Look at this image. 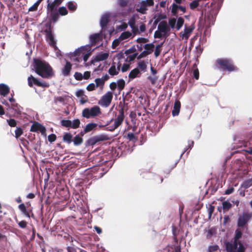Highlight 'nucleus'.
Instances as JSON below:
<instances>
[{
    "label": "nucleus",
    "mask_w": 252,
    "mask_h": 252,
    "mask_svg": "<svg viewBox=\"0 0 252 252\" xmlns=\"http://www.w3.org/2000/svg\"><path fill=\"white\" fill-rule=\"evenodd\" d=\"M112 99L113 93L112 92L108 91L101 97L98 104L101 106L108 107L111 103Z\"/></svg>",
    "instance_id": "nucleus-8"
},
{
    "label": "nucleus",
    "mask_w": 252,
    "mask_h": 252,
    "mask_svg": "<svg viewBox=\"0 0 252 252\" xmlns=\"http://www.w3.org/2000/svg\"><path fill=\"white\" fill-rule=\"evenodd\" d=\"M127 138L129 140V141H132L133 142H135L137 139L136 138L135 134L132 132H129L127 135Z\"/></svg>",
    "instance_id": "nucleus-55"
},
{
    "label": "nucleus",
    "mask_w": 252,
    "mask_h": 252,
    "mask_svg": "<svg viewBox=\"0 0 252 252\" xmlns=\"http://www.w3.org/2000/svg\"><path fill=\"white\" fill-rule=\"evenodd\" d=\"M242 231L239 229H237L235 231V236L234 239L236 240H239L240 238L242 237Z\"/></svg>",
    "instance_id": "nucleus-52"
},
{
    "label": "nucleus",
    "mask_w": 252,
    "mask_h": 252,
    "mask_svg": "<svg viewBox=\"0 0 252 252\" xmlns=\"http://www.w3.org/2000/svg\"><path fill=\"white\" fill-rule=\"evenodd\" d=\"M168 24L171 28H175L176 27V19L175 18H169L168 20Z\"/></svg>",
    "instance_id": "nucleus-51"
},
{
    "label": "nucleus",
    "mask_w": 252,
    "mask_h": 252,
    "mask_svg": "<svg viewBox=\"0 0 252 252\" xmlns=\"http://www.w3.org/2000/svg\"><path fill=\"white\" fill-rule=\"evenodd\" d=\"M45 33L46 40L49 45L53 48L55 51L59 50L57 46V40L55 38V35L53 32H46Z\"/></svg>",
    "instance_id": "nucleus-7"
},
{
    "label": "nucleus",
    "mask_w": 252,
    "mask_h": 252,
    "mask_svg": "<svg viewBox=\"0 0 252 252\" xmlns=\"http://www.w3.org/2000/svg\"><path fill=\"white\" fill-rule=\"evenodd\" d=\"M216 63L220 66L222 70H226L231 72L236 70L237 67L233 64L232 60L228 58H219L216 60Z\"/></svg>",
    "instance_id": "nucleus-3"
},
{
    "label": "nucleus",
    "mask_w": 252,
    "mask_h": 252,
    "mask_svg": "<svg viewBox=\"0 0 252 252\" xmlns=\"http://www.w3.org/2000/svg\"><path fill=\"white\" fill-rule=\"evenodd\" d=\"M94 82L95 83V86H96L97 88L99 87H103L105 83L104 81L101 78H96L94 80Z\"/></svg>",
    "instance_id": "nucleus-45"
},
{
    "label": "nucleus",
    "mask_w": 252,
    "mask_h": 252,
    "mask_svg": "<svg viewBox=\"0 0 252 252\" xmlns=\"http://www.w3.org/2000/svg\"><path fill=\"white\" fill-rule=\"evenodd\" d=\"M137 67L139 69L140 72H145L146 71L147 65L144 61H140L138 63Z\"/></svg>",
    "instance_id": "nucleus-32"
},
{
    "label": "nucleus",
    "mask_w": 252,
    "mask_h": 252,
    "mask_svg": "<svg viewBox=\"0 0 252 252\" xmlns=\"http://www.w3.org/2000/svg\"><path fill=\"white\" fill-rule=\"evenodd\" d=\"M166 18L165 14H161V12L157 13L154 16L153 19H154V25L156 26L159 22H161V20Z\"/></svg>",
    "instance_id": "nucleus-22"
},
{
    "label": "nucleus",
    "mask_w": 252,
    "mask_h": 252,
    "mask_svg": "<svg viewBox=\"0 0 252 252\" xmlns=\"http://www.w3.org/2000/svg\"><path fill=\"white\" fill-rule=\"evenodd\" d=\"M232 204L228 200L224 201L222 203V207L223 210V212L229 210L232 207Z\"/></svg>",
    "instance_id": "nucleus-33"
},
{
    "label": "nucleus",
    "mask_w": 252,
    "mask_h": 252,
    "mask_svg": "<svg viewBox=\"0 0 252 252\" xmlns=\"http://www.w3.org/2000/svg\"><path fill=\"white\" fill-rule=\"evenodd\" d=\"M131 35L132 33L129 31L123 32L118 38L116 39L113 41L112 46H113L115 42H117V44H119L121 41L129 38Z\"/></svg>",
    "instance_id": "nucleus-16"
},
{
    "label": "nucleus",
    "mask_w": 252,
    "mask_h": 252,
    "mask_svg": "<svg viewBox=\"0 0 252 252\" xmlns=\"http://www.w3.org/2000/svg\"><path fill=\"white\" fill-rule=\"evenodd\" d=\"M93 50H94L89 49L87 51V53H82L83 61L85 62H86L88 61V60L89 59V58L90 56H91V54Z\"/></svg>",
    "instance_id": "nucleus-48"
},
{
    "label": "nucleus",
    "mask_w": 252,
    "mask_h": 252,
    "mask_svg": "<svg viewBox=\"0 0 252 252\" xmlns=\"http://www.w3.org/2000/svg\"><path fill=\"white\" fill-rule=\"evenodd\" d=\"M23 133V130L21 127H17L15 130V137L18 138L20 137Z\"/></svg>",
    "instance_id": "nucleus-50"
},
{
    "label": "nucleus",
    "mask_w": 252,
    "mask_h": 252,
    "mask_svg": "<svg viewBox=\"0 0 252 252\" xmlns=\"http://www.w3.org/2000/svg\"><path fill=\"white\" fill-rule=\"evenodd\" d=\"M141 73V72L139 68L137 67H136L132 70H131L130 72L128 77L129 78L131 79H133L135 78H136L138 75L140 74Z\"/></svg>",
    "instance_id": "nucleus-25"
},
{
    "label": "nucleus",
    "mask_w": 252,
    "mask_h": 252,
    "mask_svg": "<svg viewBox=\"0 0 252 252\" xmlns=\"http://www.w3.org/2000/svg\"><path fill=\"white\" fill-rule=\"evenodd\" d=\"M149 41V39L145 37H139L136 39L135 41L138 43L143 44L147 43Z\"/></svg>",
    "instance_id": "nucleus-61"
},
{
    "label": "nucleus",
    "mask_w": 252,
    "mask_h": 252,
    "mask_svg": "<svg viewBox=\"0 0 252 252\" xmlns=\"http://www.w3.org/2000/svg\"><path fill=\"white\" fill-rule=\"evenodd\" d=\"M28 85L30 87H32L33 85L42 87H47L49 86V85L47 83L42 82L40 79L36 78L32 75L28 77Z\"/></svg>",
    "instance_id": "nucleus-9"
},
{
    "label": "nucleus",
    "mask_w": 252,
    "mask_h": 252,
    "mask_svg": "<svg viewBox=\"0 0 252 252\" xmlns=\"http://www.w3.org/2000/svg\"><path fill=\"white\" fill-rule=\"evenodd\" d=\"M109 13H106L102 15L100 20V26L102 29L105 28L109 22Z\"/></svg>",
    "instance_id": "nucleus-17"
},
{
    "label": "nucleus",
    "mask_w": 252,
    "mask_h": 252,
    "mask_svg": "<svg viewBox=\"0 0 252 252\" xmlns=\"http://www.w3.org/2000/svg\"><path fill=\"white\" fill-rule=\"evenodd\" d=\"M184 23V20L182 17H180L177 19L176 21V28L177 30L179 31L182 27Z\"/></svg>",
    "instance_id": "nucleus-37"
},
{
    "label": "nucleus",
    "mask_w": 252,
    "mask_h": 252,
    "mask_svg": "<svg viewBox=\"0 0 252 252\" xmlns=\"http://www.w3.org/2000/svg\"><path fill=\"white\" fill-rule=\"evenodd\" d=\"M217 14L218 12H216L214 10H212L207 13V16H205L206 22L209 25V27L214 24Z\"/></svg>",
    "instance_id": "nucleus-11"
},
{
    "label": "nucleus",
    "mask_w": 252,
    "mask_h": 252,
    "mask_svg": "<svg viewBox=\"0 0 252 252\" xmlns=\"http://www.w3.org/2000/svg\"><path fill=\"white\" fill-rule=\"evenodd\" d=\"M117 83L118 89L119 90V94H120L121 91L125 88L126 82L123 79H120L118 80Z\"/></svg>",
    "instance_id": "nucleus-29"
},
{
    "label": "nucleus",
    "mask_w": 252,
    "mask_h": 252,
    "mask_svg": "<svg viewBox=\"0 0 252 252\" xmlns=\"http://www.w3.org/2000/svg\"><path fill=\"white\" fill-rule=\"evenodd\" d=\"M164 43V41L160 43V44L157 45L156 46L154 55L156 58L158 57V56H159V55H160V52H161V48L163 46Z\"/></svg>",
    "instance_id": "nucleus-38"
},
{
    "label": "nucleus",
    "mask_w": 252,
    "mask_h": 252,
    "mask_svg": "<svg viewBox=\"0 0 252 252\" xmlns=\"http://www.w3.org/2000/svg\"><path fill=\"white\" fill-rule=\"evenodd\" d=\"M161 32L162 36H164L166 38L170 35V28H168L167 29H166L165 30H164V31Z\"/></svg>",
    "instance_id": "nucleus-63"
},
{
    "label": "nucleus",
    "mask_w": 252,
    "mask_h": 252,
    "mask_svg": "<svg viewBox=\"0 0 252 252\" xmlns=\"http://www.w3.org/2000/svg\"><path fill=\"white\" fill-rule=\"evenodd\" d=\"M67 252H83V250L78 247L68 246L66 248Z\"/></svg>",
    "instance_id": "nucleus-42"
},
{
    "label": "nucleus",
    "mask_w": 252,
    "mask_h": 252,
    "mask_svg": "<svg viewBox=\"0 0 252 252\" xmlns=\"http://www.w3.org/2000/svg\"><path fill=\"white\" fill-rule=\"evenodd\" d=\"M74 77L76 80L81 81L83 79V74L79 72H76L74 75Z\"/></svg>",
    "instance_id": "nucleus-62"
},
{
    "label": "nucleus",
    "mask_w": 252,
    "mask_h": 252,
    "mask_svg": "<svg viewBox=\"0 0 252 252\" xmlns=\"http://www.w3.org/2000/svg\"><path fill=\"white\" fill-rule=\"evenodd\" d=\"M10 92V88L8 85L4 83L0 84V94L3 96H6Z\"/></svg>",
    "instance_id": "nucleus-19"
},
{
    "label": "nucleus",
    "mask_w": 252,
    "mask_h": 252,
    "mask_svg": "<svg viewBox=\"0 0 252 252\" xmlns=\"http://www.w3.org/2000/svg\"><path fill=\"white\" fill-rule=\"evenodd\" d=\"M48 20H49L48 19ZM53 23L52 21L49 20V21L45 24L46 29L44 30V32H52V26L51 23Z\"/></svg>",
    "instance_id": "nucleus-53"
},
{
    "label": "nucleus",
    "mask_w": 252,
    "mask_h": 252,
    "mask_svg": "<svg viewBox=\"0 0 252 252\" xmlns=\"http://www.w3.org/2000/svg\"><path fill=\"white\" fill-rule=\"evenodd\" d=\"M108 139L106 135L101 134L96 135L88 139L85 143V147H88L90 146H94L97 142L105 141Z\"/></svg>",
    "instance_id": "nucleus-6"
},
{
    "label": "nucleus",
    "mask_w": 252,
    "mask_h": 252,
    "mask_svg": "<svg viewBox=\"0 0 252 252\" xmlns=\"http://www.w3.org/2000/svg\"><path fill=\"white\" fill-rule=\"evenodd\" d=\"M102 30L99 32L91 34L89 36V39L91 42V45H94L97 42H99L100 40L102 39Z\"/></svg>",
    "instance_id": "nucleus-12"
},
{
    "label": "nucleus",
    "mask_w": 252,
    "mask_h": 252,
    "mask_svg": "<svg viewBox=\"0 0 252 252\" xmlns=\"http://www.w3.org/2000/svg\"><path fill=\"white\" fill-rule=\"evenodd\" d=\"M136 10L138 12L142 14H145L148 8L147 7H143L142 4H140V7L139 8H137Z\"/></svg>",
    "instance_id": "nucleus-56"
},
{
    "label": "nucleus",
    "mask_w": 252,
    "mask_h": 252,
    "mask_svg": "<svg viewBox=\"0 0 252 252\" xmlns=\"http://www.w3.org/2000/svg\"><path fill=\"white\" fill-rule=\"evenodd\" d=\"M90 45L89 44H87L86 45H84V46H82L79 48H77V50H80V51L81 52V53H83V51H85L86 50H88L89 49H91L90 48Z\"/></svg>",
    "instance_id": "nucleus-57"
},
{
    "label": "nucleus",
    "mask_w": 252,
    "mask_h": 252,
    "mask_svg": "<svg viewBox=\"0 0 252 252\" xmlns=\"http://www.w3.org/2000/svg\"><path fill=\"white\" fill-rule=\"evenodd\" d=\"M128 0H117V5L120 7H125L128 5Z\"/></svg>",
    "instance_id": "nucleus-41"
},
{
    "label": "nucleus",
    "mask_w": 252,
    "mask_h": 252,
    "mask_svg": "<svg viewBox=\"0 0 252 252\" xmlns=\"http://www.w3.org/2000/svg\"><path fill=\"white\" fill-rule=\"evenodd\" d=\"M72 135L69 132H64L63 137V142L68 144H70L72 142Z\"/></svg>",
    "instance_id": "nucleus-23"
},
{
    "label": "nucleus",
    "mask_w": 252,
    "mask_h": 252,
    "mask_svg": "<svg viewBox=\"0 0 252 252\" xmlns=\"http://www.w3.org/2000/svg\"><path fill=\"white\" fill-rule=\"evenodd\" d=\"M7 123L8 125L11 127H14L16 126L17 121L14 119H9L6 120Z\"/></svg>",
    "instance_id": "nucleus-54"
},
{
    "label": "nucleus",
    "mask_w": 252,
    "mask_h": 252,
    "mask_svg": "<svg viewBox=\"0 0 252 252\" xmlns=\"http://www.w3.org/2000/svg\"><path fill=\"white\" fill-rule=\"evenodd\" d=\"M201 0H193L189 3V7L191 9H194L199 5Z\"/></svg>",
    "instance_id": "nucleus-44"
},
{
    "label": "nucleus",
    "mask_w": 252,
    "mask_h": 252,
    "mask_svg": "<svg viewBox=\"0 0 252 252\" xmlns=\"http://www.w3.org/2000/svg\"><path fill=\"white\" fill-rule=\"evenodd\" d=\"M68 9L71 11H75L77 9V4L73 1H69L66 3Z\"/></svg>",
    "instance_id": "nucleus-26"
},
{
    "label": "nucleus",
    "mask_w": 252,
    "mask_h": 252,
    "mask_svg": "<svg viewBox=\"0 0 252 252\" xmlns=\"http://www.w3.org/2000/svg\"><path fill=\"white\" fill-rule=\"evenodd\" d=\"M98 125L94 123H90L88 124L84 127V131L89 132L95 129Z\"/></svg>",
    "instance_id": "nucleus-24"
},
{
    "label": "nucleus",
    "mask_w": 252,
    "mask_h": 252,
    "mask_svg": "<svg viewBox=\"0 0 252 252\" xmlns=\"http://www.w3.org/2000/svg\"><path fill=\"white\" fill-rule=\"evenodd\" d=\"M193 30V29L185 26L184 32H180V35L182 39H188L189 37L190 34L192 32Z\"/></svg>",
    "instance_id": "nucleus-20"
},
{
    "label": "nucleus",
    "mask_w": 252,
    "mask_h": 252,
    "mask_svg": "<svg viewBox=\"0 0 252 252\" xmlns=\"http://www.w3.org/2000/svg\"><path fill=\"white\" fill-rule=\"evenodd\" d=\"M180 102L179 100L175 101L174 104L173 110L172 111V115L173 117L178 116L179 115L180 111Z\"/></svg>",
    "instance_id": "nucleus-21"
},
{
    "label": "nucleus",
    "mask_w": 252,
    "mask_h": 252,
    "mask_svg": "<svg viewBox=\"0 0 252 252\" xmlns=\"http://www.w3.org/2000/svg\"><path fill=\"white\" fill-rule=\"evenodd\" d=\"M179 5L173 3L172 4L170 8L171 10V12L173 15H176L178 13V10L179 9Z\"/></svg>",
    "instance_id": "nucleus-40"
},
{
    "label": "nucleus",
    "mask_w": 252,
    "mask_h": 252,
    "mask_svg": "<svg viewBox=\"0 0 252 252\" xmlns=\"http://www.w3.org/2000/svg\"><path fill=\"white\" fill-rule=\"evenodd\" d=\"M140 3L143 7H147V6H153L154 4V0H142Z\"/></svg>",
    "instance_id": "nucleus-34"
},
{
    "label": "nucleus",
    "mask_w": 252,
    "mask_h": 252,
    "mask_svg": "<svg viewBox=\"0 0 252 252\" xmlns=\"http://www.w3.org/2000/svg\"><path fill=\"white\" fill-rule=\"evenodd\" d=\"M11 107H13L14 113L11 115H9V116L18 118L22 114V111L23 110V108L17 103H12Z\"/></svg>",
    "instance_id": "nucleus-13"
},
{
    "label": "nucleus",
    "mask_w": 252,
    "mask_h": 252,
    "mask_svg": "<svg viewBox=\"0 0 252 252\" xmlns=\"http://www.w3.org/2000/svg\"><path fill=\"white\" fill-rule=\"evenodd\" d=\"M61 124L62 126L70 128L71 126V121L69 120H62L61 121Z\"/></svg>",
    "instance_id": "nucleus-49"
},
{
    "label": "nucleus",
    "mask_w": 252,
    "mask_h": 252,
    "mask_svg": "<svg viewBox=\"0 0 252 252\" xmlns=\"http://www.w3.org/2000/svg\"><path fill=\"white\" fill-rule=\"evenodd\" d=\"M64 0H54L53 1L47 0V13L49 15V19L53 23H56L60 15L65 16L68 11L65 6H58Z\"/></svg>",
    "instance_id": "nucleus-1"
},
{
    "label": "nucleus",
    "mask_w": 252,
    "mask_h": 252,
    "mask_svg": "<svg viewBox=\"0 0 252 252\" xmlns=\"http://www.w3.org/2000/svg\"><path fill=\"white\" fill-rule=\"evenodd\" d=\"M19 209L22 212V213L27 217L30 218V216L29 213L24 203H21L18 206Z\"/></svg>",
    "instance_id": "nucleus-27"
},
{
    "label": "nucleus",
    "mask_w": 252,
    "mask_h": 252,
    "mask_svg": "<svg viewBox=\"0 0 252 252\" xmlns=\"http://www.w3.org/2000/svg\"><path fill=\"white\" fill-rule=\"evenodd\" d=\"M33 66L35 72L44 78H49L53 75V69L49 64L39 58L33 60Z\"/></svg>",
    "instance_id": "nucleus-2"
},
{
    "label": "nucleus",
    "mask_w": 252,
    "mask_h": 252,
    "mask_svg": "<svg viewBox=\"0 0 252 252\" xmlns=\"http://www.w3.org/2000/svg\"><path fill=\"white\" fill-rule=\"evenodd\" d=\"M101 113L100 107L95 105L91 108H86L82 111V116L87 119L94 117Z\"/></svg>",
    "instance_id": "nucleus-5"
},
{
    "label": "nucleus",
    "mask_w": 252,
    "mask_h": 252,
    "mask_svg": "<svg viewBox=\"0 0 252 252\" xmlns=\"http://www.w3.org/2000/svg\"><path fill=\"white\" fill-rule=\"evenodd\" d=\"M169 28L167 25L166 21H161L159 22L158 27V30L160 32H162L164 30H165L167 28Z\"/></svg>",
    "instance_id": "nucleus-30"
},
{
    "label": "nucleus",
    "mask_w": 252,
    "mask_h": 252,
    "mask_svg": "<svg viewBox=\"0 0 252 252\" xmlns=\"http://www.w3.org/2000/svg\"><path fill=\"white\" fill-rule=\"evenodd\" d=\"M43 0H37L33 5H32V6H31L29 9V11H34L37 10L38 6L39 5V4L41 3V2Z\"/></svg>",
    "instance_id": "nucleus-46"
},
{
    "label": "nucleus",
    "mask_w": 252,
    "mask_h": 252,
    "mask_svg": "<svg viewBox=\"0 0 252 252\" xmlns=\"http://www.w3.org/2000/svg\"><path fill=\"white\" fill-rule=\"evenodd\" d=\"M136 51L135 45H133L131 48L129 49L126 50L125 51V54L126 56H127L129 55L131 52H135Z\"/></svg>",
    "instance_id": "nucleus-59"
},
{
    "label": "nucleus",
    "mask_w": 252,
    "mask_h": 252,
    "mask_svg": "<svg viewBox=\"0 0 252 252\" xmlns=\"http://www.w3.org/2000/svg\"><path fill=\"white\" fill-rule=\"evenodd\" d=\"M108 71L109 74L112 76L119 74V71L116 69V68H114L113 66H111Z\"/></svg>",
    "instance_id": "nucleus-47"
},
{
    "label": "nucleus",
    "mask_w": 252,
    "mask_h": 252,
    "mask_svg": "<svg viewBox=\"0 0 252 252\" xmlns=\"http://www.w3.org/2000/svg\"><path fill=\"white\" fill-rule=\"evenodd\" d=\"M242 243L239 240H234L233 243L227 241L225 243V250L227 252H235L238 250L240 243Z\"/></svg>",
    "instance_id": "nucleus-10"
},
{
    "label": "nucleus",
    "mask_w": 252,
    "mask_h": 252,
    "mask_svg": "<svg viewBox=\"0 0 252 252\" xmlns=\"http://www.w3.org/2000/svg\"><path fill=\"white\" fill-rule=\"evenodd\" d=\"M97 87L95 86V84H94V83H92L87 86L86 89L87 91L91 92L94 90Z\"/></svg>",
    "instance_id": "nucleus-64"
},
{
    "label": "nucleus",
    "mask_w": 252,
    "mask_h": 252,
    "mask_svg": "<svg viewBox=\"0 0 252 252\" xmlns=\"http://www.w3.org/2000/svg\"><path fill=\"white\" fill-rule=\"evenodd\" d=\"M252 186V178L244 181L241 185V188L248 189Z\"/></svg>",
    "instance_id": "nucleus-35"
},
{
    "label": "nucleus",
    "mask_w": 252,
    "mask_h": 252,
    "mask_svg": "<svg viewBox=\"0 0 252 252\" xmlns=\"http://www.w3.org/2000/svg\"><path fill=\"white\" fill-rule=\"evenodd\" d=\"M72 68L71 63L68 61H66L65 64L62 69V72L64 76H68L70 74Z\"/></svg>",
    "instance_id": "nucleus-18"
},
{
    "label": "nucleus",
    "mask_w": 252,
    "mask_h": 252,
    "mask_svg": "<svg viewBox=\"0 0 252 252\" xmlns=\"http://www.w3.org/2000/svg\"><path fill=\"white\" fill-rule=\"evenodd\" d=\"M125 52H123V50H122L116 55V57L118 59L119 62H120L121 60L125 58Z\"/></svg>",
    "instance_id": "nucleus-60"
},
{
    "label": "nucleus",
    "mask_w": 252,
    "mask_h": 252,
    "mask_svg": "<svg viewBox=\"0 0 252 252\" xmlns=\"http://www.w3.org/2000/svg\"><path fill=\"white\" fill-rule=\"evenodd\" d=\"M124 117V108L122 107L119 110V114L118 116L114 121V124L115 125V126L118 127L123 123Z\"/></svg>",
    "instance_id": "nucleus-15"
},
{
    "label": "nucleus",
    "mask_w": 252,
    "mask_h": 252,
    "mask_svg": "<svg viewBox=\"0 0 252 252\" xmlns=\"http://www.w3.org/2000/svg\"><path fill=\"white\" fill-rule=\"evenodd\" d=\"M252 217V213L243 212L238 215L237 226L240 229L247 228L248 223Z\"/></svg>",
    "instance_id": "nucleus-4"
},
{
    "label": "nucleus",
    "mask_w": 252,
    "mask_h": 252,
    "mask_svg": "<svg viewBox=\"0 0 252 252\" xmlns=\"http://www.w3.org/2000/svg\"><path fill=\"white\" fill-rule=\"evenodd\" d=\"M140 175L144 179H149L151 177V173L147 170H139Z\"/></svg>",
    "instance_id": "nucleus-31"
},
{
    "label": "nucleus",
    "mask_w": 252,
    "mask_h": 252,
    "mask_svg": "<svg viewBox=\"0 0 252 252\" xmlns=\"http://www.w3.org/2000/svg\"><path fill=\"white\" fill-rule=\"evenodd\" d=\"M72 142H73V144L75 146H77L81 144H82L83 142V139L82 137H81V136H79V135H76L73 140Z\"/></svg>",
    "instance_id": "nucleus-28"
},
{
    "label": "nucleus",
    "mask_w": 252,
    "mask_h": 252,
    "mask_svg": "<svg viewBox=\"0 0 252 252\" xmlns=\"http://www.w3.org/2000/svg\"><path fill=\"white\" fill-rule=\"evenodd\" d=\"M80 121L78 119H75L73 120V121H71V126L70 128L73 129H76L80 127Z\"/></svg>",
    "instance_id": "nucleus-36"
},
{
    "label": "nucleus",
    "mask_w": 252,
    "mask_h": 252,
    "mask_svg": "<svg viewBox=\"0 0 252 252\" xmlns=\"http://www.w3.org/2000/svg\"><path fill=\"white\" fill-rule=\"evenodd\" d=\"M41 124L38 123H35L32 125L30 130L32 132H37L39 130Z\"/></svg>",
    "instance_id": "nucleus-43"
},
{
    "label": "nucleus",
    "mask_w": 252,
    "mask_h": 252,
    "mask_svg": "<svg viewBox=\"0 0 252 252\" xmlns=\"http://www.w3.org/2000/svg\"><path fill=\"white\" fill-rule=\"evenodd\" d=\"M108 56L109 55L107 53L101 52L94 57H93L91 61V63L92 64H94V63L104 61L108 58Z\"/></svg>",
    "instance_id": "nucleus-14"
},
{
    "label": "nucleus",
    "mask_w": 252,
    "mask_h": 252,
    "mask_svg": "<svg viewBox=\"0 0 252 252\" xmlns=\"http://www.w3.org/2000/svg\"><path fill=\"white\" fill-rule=\"evenodd\" d=\"M1 103L4 105H5L7 107L6 110L10 113H13V107H11V105L10 106L9 103L5 99H3L1 101Z\"/></svg>",
    "instance_id": "nucleus-39"
},
{
    "label": "nucleus",
    "mask_w": 252,
    "mask_h": 252,
    "mask_svg": "<svg viewBox=\"0 0 252 252\" xmlns=\"http://www.w3.org/2000/svg\"><path fill=\"white\" fill-rule=\"evenodd\" d=\"M128 24L129 26L131 28L132 30H133V28L135 27V20L134 17H132L129 20L128 22Z\"/></svg>",
    "instance_id": "nucleus-58"
}]
</instances>
